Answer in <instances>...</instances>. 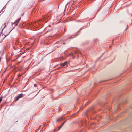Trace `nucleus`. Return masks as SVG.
I'll return each mask as SVG.
<instances>
[{
	"label": "nucleus",
	"instance_id": "nucleus-3",
	"mask_svg": "<svg viewBox=\"0 0 132 132\" xmlns=\"http://www.w3.org/2000/svg\"><path fill=\"white\" fill-rule=\"evenodd\" d=\"M20 19L21 18H19V19H18L17 21H15V23H18L19 22Z\"/></svg>",
	"mask_w": 132,
	"mask_h": 132
},
{
	"label": "nucleus",
	"instance_id": "nucleus-4",
	"mask_svg": "<svg viewBox=\"0 0 132 132\" xmlns=\"http://www.w3.org/2000/svg\"><path fill=\"white\" fill-rule=\"evenodd\" d=\"M65 122H64V123L63 124L61 125H60L59 127V130H59V129L61 128L63 126V125L64 123H65Z\"/></svg>",
	"mask_w": 132,
	"mask_h": 132
},
{
	"label": "nucleus",
	"instance_id": "nucleus-2",
	"mask_svg": "<svg viewBox=\"0 0 132 132\" xmlns=\"http://www.w3.org/2000/svg\"><path fill=\"white\" fill-rule=\"evenodd\" d=\"M67 61H66L65 62L62 63L61 64V65L62 66H64L66 65V64H67Z\"/></svg>",
	"mask_w": 132,
	"mask_h": 132
},
{
	"label": "nucleus",
	"instance_id": "nucleus-6",
	"mask_svg": "<svg viewBox=\"0 0 132 132\" xmlns=\"http://www.w3.org/2000/svg\"><path fill=\"white\" fill-rule=\"evenodd\" d=\"M59 121V119H57L56 120L57 122V121Z\"/></svg>",
	"mask_w": 132,
	"mask_h": 132
},
{
	"label": "nucleus",
	"instance_id": "nucleus-5",
	"mask_svg": "<svg viewBox=\"0 0 132 132\" xmlns=\"http://www.w3.org/2000/svg\"><path fill=\"white\" fill-rule=\"evenodd\" d=\"M2 101V98L1 97H0V103Z\"/></svg>",
	"mask_w": 132,
	"mask_h": 132
},
{
	"label": "nucleus",
	"instance_id": "nucleus-1",
	"mask_svg": "<svg viewBox=\"0 0 132 132\" xmlns=\"http://www.w3.org/2000/svg\"><path fill=\"white\" fill-rule=\"evenodd\" d=\"M23 94H19L16 97V100H18L19 99L21 98L23 96Z\"/></svg>",
	"mask_w": 132,
	"mask_h": 132
}]
</instances>
